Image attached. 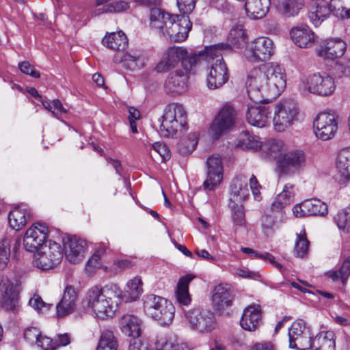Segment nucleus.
<instances>
[{"label":"nucleus","mask_w":350,"mask_h":350,"mask_svg":"<svg viewBox=\"0 0 350 350\" xmlns=\"http://www.w3.org/2000/svg\"><path fill=\"white\" fill-rule=\"evenodd\" d=\"M286 85L284 70L274 63L265 64L252 70L247 80L250 99L256 103L275 99Z\"/></svg>","instance_id":"1"},{"label":"nucleus","mask_w":350,"mask_h":350,"mask_svg":"<svg viewBox=\"0 0 350 350\" xmlns=\"http://www.w3.org/2000/svg\"><path fill=\"white\" fill-rule=\"evenodd\" d=\"M122 291L114 284L94 286L86 293L88 308L100 319L112 317L119 305Z\"/></svg>","instance_id":"2"},{"label":"nucleus","mask_w":350,"mask_h":350,"mask_svg":"<svg viewBox=\"0 0 350 350\" xmlns=\"http://www.w3.org/2000/svg\"><path fill=\"white\" fill-rule=\"evenodd\" d=\"M222 46L224 45H211L198 52H189L183 46L169 47L163 52L154 70L158 73L171 72L179 62L181 63L180 67H183V62L185 60L189 62V64H199L202 58L208 59L219 55V49Z\"/></svg>","instance_id":"3"},{"label":"nucleus","mask_w":350,"mask_h":350,"mask_svg":"<svg viewBox=\"0 0 350 350\" xmlns=\"http://www.w3.org/2000/svg\"><path fill=\"white\" fill-rule=\"evenodd\" d=\"M335 90L334 79L326 72H317L304 77L300 80L299 85V90L306 96L312 94L329 96L333 94Z\"/></svg>","instance_id":"4"},{"label":"nucleus","mask_w":350,"mask_h":350,"mask_svg":"<svg viewBox=\"0 0 350 350\" xmlns=\"http://www.w3.org/2000/svg\"><path fill=\"white\" fill-rule=\"evenodd\" d=\"M186 126L187 113L183 105L174 103L168 105L162 116L160 135L166 137H172L179 131L185 130Z\"/></svg>","instance_id":"5"},{"label":"nucleus","mask_w":350,"mask_h":350,"mask_svg":"<svg viewBox=\"0 0 350 350\" xmlns=\"http://www.w3.org/2000/svg\"><path fill=\"white\" fill-rule=\"evenodd\" d=\"M273 126L278 132H284L298 120L299 110L293 100H284L271 106Z\"/></svg>","instance_id":"6"},{"label":"nucleus","mask_w":350,"mask_h":350,"mask_svg":"<svg viewBox=\"0 0 350 350\" xmlns=\"http://www.w3.org/2000/svg\"><path fill=\"white\" fill-rule=\"evenodd\" d=\"M217 45H224L219 49V55L208 59H201V61L205 60L207 62L215 59V62L209 68L206 75L207 87L210 90H215L221 87L228 81L229 78L227 65L224 62L222 55L224 51L230 49V45L224 43L217 44Z\"/></svg>","instance_id":"7"},{"label":"nucleus","mask_w":350,"mask_h":350,"mask_svg":"<svg viewBox=\"0 0 350 350\" xmlns=\"http://www.w3.org/2000/svg\"><path fill=\"white\" fill-rule=\"evenodd\" d=\"M198 64H189L188 61L183 62V67L172 70L167 75L164 82V90L167 94H180L188 89L191 72Z\"/></svg>","instance_id":"8"},{"label":"nucleus","mask_w":350,"mask_h":350,"mask_svg":"<svg viewBox=\"0 0 350 350\" xmlns=\"http://www.w3.org/2000/svg\"><path fill=\"white\" fill-rule=\"evenodd\" d=\"M33 254V264L41 270H49L59 265L63 258L61 245L49 241L48 243L36 250Z\"/></svg>","instance_id":"9"},{"label":"nucleus","mask_w":350,"mask_h":350,"mask_svg":"<svg viewBox=\"0 0 350 350\" xmlns=\"http://www.w3.org/2000/svg\"><path fill=\"white\" fill-rule=\"evenodd\" d=\"M306 165L307 155L304 150L300 148H288L279 161L278 169L282 175L292 176L302 171Z\"/></svg>","instance_id":"10"},{"label":"nucleus","mask_w":350,"mask_h":350,"mask_svg":"<svg viewBox=\"0 0 350 350\" xmlns=\"http://www.w3.org/2000/svg\"><path fill=\"white\" fill-rule=\"evenodd\" d=\"M289 347L297 350H308L311 347L310 329L303 320L294 321L288 329Z\"/></svg>","instance_id":"11"},{"label":"nucleus","mask_w":350,"mask_h":350,"mask_svg":"<svg viewBox=\"0 0 350 350\" xmlns=\"http://www.w3.org/2000/svg\"><path fill=\"white\" fill-rule=\"evenodd\" d=\"M274 43L267 37H259L249 44L246 51L247 58L252 62H263L269 59L274 53Z\"/></svg>","instance_id":"12"},{"label":"nucleus","mask_w":350,"mask_h":350,"mask_svg":"<svg viewBox=\"0 0 350 350\" xmlns=\"http://www.w3.org/2000/svg\"><path fill=\"white\" fill-rule=\"evenodd\" d=\"M206 178L203 183L206 191H214L219 187L223 179L222 159L219 154H213L206 160Z\"/></svg>","instance_id":"13"},{"label":"nucleus","mask_w":350,"mask_h":350,"mask_svg":"<svg viewBox=\"0 0 350 350\" xmlns=\"http://www.w3.org/2000/svg\"><path fill=\"white\" fill-rule=\"evenodd\" d=\"M186 321L191 329L200 332H208L215 326L212 313L200 308H193L185 314Z\"/></svg>","instance_id":"14"},{"label":"nucleus","mask_w":350,"mask_h":350,"mask_svg":"<svg viewBox=\"0 0 350 350\" xmlns=\"http://www.w3.org/2000/svg\"><path fill=\"white\" fill-rule=\"evenodd\" d=\"M316 136L323 141H327L335 135L338 130V120L334 114L320 113L314 121Z\"/></svg>","instance_id":"15"},{"label":"nucleus","mask_w":350,"mask_h":350,"mask_svg":"<svg viewBox=\"0 0 350 350\" xmlns=\"http://www.w3.org/2000/svg\"><path fill=\"white\" fill-rule=\"evenodd\" d=\"M237 118L236 111L228 105H224L213 120L210 131L214 138H218L225 132L231 129Z\"/></svg>","instance_id":"16"},{"label":"nucleus","mask_w":350,"mask_h":350,"mask_svg":"<svg viewBox=\"0 0 350 350\" xmlns=\"http://www.w3.org/2000/svg\"><path fill=\"white\" fill-rule=\"evenodd\" d=\"M247 103L246 118L249 124L258 128H262L271 122V106L261 105L262 103H256L252 99Z\"/></svg>","instance_id":"17"},{"label":"nucleus","mask_w":350,"mask_h":350,"mask_svg":"<svg viewBox=\"0 0 350 350\" xmlns=\"http://www.w3.org/2000/svg\"><path fill=\"white\" fill-rule=\"evenodd\" d=\"M49 233L46 226L40 223L33 224L25 232L23 238L24 248L33 252L42 247L46 241Z\"/></svg>","instance_id":"18"},{"label":"nucleus","mask_w":350,"mask_h":350,"mask_svg":"<svg viewBox=\"0 0 350 350\" xmlns=\"http://www.w3.org/2000/svg\"><path fill=\"white\" fill-rule=\"evenodd\" d=\"M347 49L346 42L340 38L323 41L317 49V54L325 60L334 61L341 57Z\"/></svg>","instance_id":"19"},{"label":"nucleus","mask_w":350,"mask_h":350,"mask_svg":"<svg viewBox=\"0 0 350 350\" xmlns=\"http://www.w3.org/2000/svg\"><path fill=\"white\" fill-rule=\"evenodd\" d=\"M293 214L297 217L310 215H324L328 212L327 206L319 199L312 198L303 201L293 208Z\"/></svg>","instance_id":"20"},{"label":"nucleus","mask_w":350,"mask_h":350,"mask_svg":"<svg viewBox=\"0 0 350 350\" xmlns=\"http://www.w3.org/2000/svg\"><path fill=\"white\" fill-rule=\"evenodd\" d=\"M0 305L6 310H17V293L13 283L5 277H0Z\"/></svg>","instance_id":"21"},{"label":"nucleus","mask_w":350,"mask_h":350,"mask_svg":"<svg viewBox=\"0 0 350 350\" xmlns=\"http://www.w3.org/2000/svg\"><path fill=\"white\" fill-rule=\"evenodd\" d=\"M192 27V23L187 16H180L175 24L171 23L165 31V38L176 42L185 41Z\"/></svg>","instance_id":"22"},{"label":"nucleus","mask_w":350,"mask_h":350,"mask_svg":"<svg viewBox=\"0 0 350 350\" xmlns=\"http://www.w3.org/2000/svg\"><path fill=\"white\" fill-rule=\"evenodd\" d=\"M247 178L243 174L235 177L230 185L228 204H243L249 197Z\"/></svg>","instance_id":"23"},{"label":"nucleus","mask_w":350,"mask_h":350,"mask_svg":"<svg viewBox=\"0 0 350 350\" xmlns=\"http://www.w3.org/2000/svg\"><path fill=\"white\" fill-rule=\"evenodd\" d=\"M290 36L295 44L299 48H310L315 44L314 33L307 25L293 27L291 29Z\"/></svg>","instance_id":"24"},{"label":"nucleus","mask_w":350,"mask_h":350,"mask_svg":"<svg viewBox=\"0 0 350 350\" xmlns=\"http://www.w3.org/2000/svg\"><path fill=\"white\" fill-rule=\"evenodd\" d=\"M213 306L215 310L222 311L232 304L233 295L228 284H220L215 286L211 296Z\"/></svg>","instance_id":"25"},{"label":"nucleus","mask_w":350,"mask_h":350,"mask_svg":"<svg viewBox=\"0 0 350 350\" xmlns=\"http://www.w3.org/2000/svg\"><path fill=\"white\" fill-rule=\"evenodd\" d=\"M85 241L76 237L68 238L64 243L66 259L71 263L80 262L84 256L86 250Z\"/></svg>","instance_id":"26"},{"label":"nucleus","mask_w":350,"mask_h":350,"mask_svg":"<svg viewBox=\"0 0 350 350\" xmlns=\"http://www.w3.org/2000/svg\"><path fill=\"white\" fill-rule=\"evenodd\" d=\"M77 292L72 286L65 288L61 301L56 306V313L58 317H63L72 313L76 308Z\"/></svg>","instance_id":"27"},{"label":"nucleus","mask_w":350,"mask_h":350,"mask_svg":"<svg viewBox=\"0 0 350 350\" xmlns=\"http://www.w3.org/2000/svg\"><path fill=\"white\" fill-rule=\"evenodd\" d=\"M120 328L122 332L128 337H139L142 332V321L137 316L125 314L119 320Z\"/></svg>","instance_id":"28"},{"label":"nucleus","mask_w":350,"mask_h":350,"mask_svg":"<svg viewBox=\"0 0 350 350\" xmlns=\"http://www.w3.org/2000/svg\"><path fill=\"white\" fill-rule=\"evenodd\" d=\"M261 321V312L258 305H250L243 311L240 320V325L243 329L252 332L254 331Z\"/></svg>","instance_id":"29"},{"label":"nucleus","mask_w":350,"mask_h":350,"mask_svg":"<svg viewBox=\"0 0 350 350\" xmlns=\"http://www.w3.org/2000/svg\"><path fill=\"white\" fill-rule=\"evenodd\" d=\"M332 12L334 14L331 1L329 2L319 1L310 8L308 12V18L315 27H318L330 16Z\"/></svg>","instance_id":"30"},{"label":"nucleus","mask_w":350,"mask_h":350,"mask_svg":"<svg viewBox=\"0 0 350 350\" xmlns=\"http://www.w3.org/2000/svg\"><path fill=\"white\" fill-rule=\"evenodd\" d=\"M31 213L24 205H18L10 211L8 222L10 226L15 230H19L24 228L28 219L31 217Z\"/></svg>","instance_id":"31"},{"label":"nucleus","mask_w":350,"mask_h":350,"mask_svg":"<svg viewBox=\"0 0 350 350\" xmlns=\"http://www.w3.org/2000/svg\"><path fill=\"white\" fill-rule=\"evenodd\" d=\"M336 168L340 180L347 182L350 180V147L341 149L337 155L335 162Z\"/></svg>","instance_id":"32"},{"label":"nucleus","mask_w":350,"mask_h":350,"mask_svg":"<svg viewBox=\"0 0 350 350\" xmlns=\"http://www.w3.org/2000/svg\"><path fill=\"white\" fill-rule=\"evenodd\" d=\"M288 149V145L283 140L278 139H271L262 146L263 152L268 157L276 160L278 166L279 161Z\"/></svg>","instance_id":"33"},{"label":"nucleus","mask_w":350,"mask_h":350,"mask_svg":"<svg viewBox=\"0 0 350 350\" xmlns=\"http://www.w3.org/2000/svg\"><path fill=\"white\" fill-rule=\"evenodd\" d=\"M245 10L247 16L253 19L265 17L270 5V0H245Z\"/></svg>","instance_id":"34"},{"label":"nucleus","mask_w":350,"mask_h":350,"mask_svg":"<svg viewBox=\"0 0 350 350\" xmlns=\"http://www.w3.org/2000/svg\"><path fill=\"white\" fill-rule=\"evenodd\" d=\"M195 278L191 274L180 278L175 291V297L176 302L180 306H189L191 302V297L189 293V283Z\"/></svg>","instance_id":"35"},{"label":"nucleus","mask_w":350,"mask_h":350,"mask_svg":"<svg viewBox=\"0 0 350 350\" xmlns=\"http://www.w3.org/2000/svg\"><path fill=\"white\" fill-rule=\"evenodd\" d=\"M310 350H336L335 334L332 331L321 332L312 338Z\"/></svg>","instance_id":"36"},{"label":"nucleus","mask_w":350,"mask_h":350,"mask_svg":"<svg viewBox=\"0 0 350 350\" xmlns=\"http://www.w3.org/2000/svg\"><path fill=\"white\" fill-rule=\"evenodd\" d=\"M294 185L286 184L282 191L279 193L271 204V211L273 213H282L283 208L289 205L294 197Z\"/></svg>","instance_id":"37"},{"label":"nucleus","mask_w":350,"mask_h":350,"mask_svg":"<svg viewBox=\"0 0 350 350\" xmlns=\"http://www.w3.org/2000/svg\"><path fill=\"white\" fill-rule=\"evenodd\" d=\"M294 185L286 184L282 191L279 193L271 204V211L273 213H282L283 208L289 205L294 197Z\"/></svg>","instance_id":"38"},{"label":"nucleus","mask_w":350,"mask_h":350,"mask_svg":"<svg viewBox=\"0 0 350 350\" xmlns=\"http://www.w3.org/2000/svg\"><path fill=\"white\" fill-rule=\"evenodd\" d=\"M294 185L286 184L282 191L279 193L271 204V211L273 213H282L283 208L289 205L294 197Z\"/></svg>","instance_id":"39"},{"label":"nucleus","mask_w":350,"mask_h":350,"mask_svg":"<svg viewBox=\"0 0 350 350\" xmlns=\"http://www.w3.org/2000/svg\"><path fill=\"white\" fill-rule=\"evenodd\" d=\"M294 185L286 184L282 191L279 193L271 204V211L273 213H282L283 208L289 205L294 197Z\"/></svg>","instance_id":"40"},{"label":"nucleus","mask_w":350,"mask_h":350,"mask_svg":"<svg viewBox=\"0 0 350 350\" xmlns=\"http://www.w3.org/2000/svg\"><path fill=\"white\" fill-rule=\"evenodd\" d=\"M102 43L110 49L120 51L124 50L128 45V40L125 33L120 31L106 34L102 40Z\"/></svg>","instance_id":"41"},{"label":"nucleus","mask_w":350,"mask_h":350,"mask_svg":"<svg viewBox=\"0 0 350 350\" xmlns=\"http://www.w3.org/2000/svg\"><path fill=\"white\" fill-rule=\"evenodd\" d=\"M273 3L279 11L286 17L297 15L303 6L301 0H273Z\"/></svg>","instance_id":"42"},{"label":"nucleus","mask_w":350,"mask_h":350,"mask_svg":"<svg viewBox=\"0 0 350 350\" xmlns=\"http://www.w3.org/2000/svg\"><path fill=\"white\" fill-rule=\"evenodd\" d=\"M174 312L175 308L174 305L168 300H166L157 310H155V313L152 318L161 325H168L172 323L174 319Z\"/></svg>","instance_id":"43"},{"label":"nucleus","mask_w":350,"mask_h":350,"mask_svg":"<svg viewBox=\"0 0 350 350\" xmlns=\"http://www.w3.org/2000/svg\"><path fill=\"white\" fill-rule=\"evenodd\" d=\"M150 26L160 33L163 30L164 24L170 23V14L158 8H152L150 14Z\"/></svg>","instance_id":"44"},{"label":"nucleus","mask_w":350,"mask_h":350,"mask_svg":"<svg viewBox=\"0 0 350 350\" xmlns=\"http://www.w3.org/2000/svg\"><path fill=\"white\" fill-rule=\"evenodd\" d=\"M143 282L141 277L136 276L130 280L126 284V289L124 291V297L126 301H133L139 299L143 293Z\"/></svg>","instance_id":"45"},{"label":"nucleus","mask_w":350,"mask_h":350,"mask_svg":"<svg viewBox=\"0 0 350 350\" xmlns=\"http://www.w3.org/2000/svg\"><path fill=\"white\" fill-rule=\"evenodd\" d=\"M166 300V299L154 294L147 295L143 298L144 310L147 315L152 317L155 313V310H157Z\"/></svg>","instance_id":"46"},{"label":"nucleus","mask_w":350,"mask_h":350,"mask_svg":"<svg viewBox=\"0 0 350 350\" xmlns=\"http://www.w3.org/2000/svg\"><path fill=\"white\" fill-rule=\"evenodd\" d=\"M238 146L243 149L253 150H257L262 148L259 137L248 133H244L240 137Z\"/></svg>","instance_id":"47"},{"label":"nucleus","mask_w":350,"mask_h":350,"mask_svg":"<svg viewBox=\"0 0 350 350\" xmlns=\"http://www.w3.org/2000/svg\"><path fill=\"white\" fill-rule=\"evenodd\" d=\"M198 137L197 133H192L188 138L182 139L177 146L178 152L182 155L191 154L197 146Z\"/></svg>","instance_id":"48"},{"label":"nucleus","mask_w":350,"mask_h":350,"mask_svg":"<svg viewBox=\"0 0 350 350\" xmlns=\"http://www.w3.org/2000/svg\"><path fill=\"white\" fill-rule=\"evenodd\" d=\"M118 342L111 331L102 333L96 350H117Z\"/></svg>","instance_id":"49"},{"label":"nucleus","mask_w":350,"mask_h":350,"mask_svg":"<svg viewBox=\"0 0 350 350\" xmlns=\"http://www.w3.org/2000/svg\"><path fill=\"white\" fill-rule=\"evenodd\" d=\"M334 14L342 19L350 18V0H331Z\"/></svg>","instance_id":"50"},{"label":"nucleus","mask_w":350,"mask_h":350,"mask_svg":"<svg viewBox=\"0 0 350 350\" xmlns=\"http://www.w3.org/2000/svg\"><path fill=\"white\" fill-rule=\"evenodd\" d=\"M309 241L308 240L304 230L297 234L295 244V255L299 258H304L308 254Z\"/></svg>","instance_id":"51"},{"label":"nucleus","mask_w":350,"mask_h":350,"mask_svg":"<svg viewBox=\"0 0 350 350\" xmlns=\"http://www.w3.org/2000/svg\"><path fill=\"white\" fill-rule=\"evenodd\" d=\"M327 275L332 280L336 281L340 280L343 284L345 283L347 278L350 275V256L347 258L340 269L338 271H330Z\"/></svg>","instance_id":"52"},{"label":"nucleus","mask_w":350,"mask_h":350,"mask_svg":"<svg viewBox=\"0 0 350 350\" xmlns=\"http://www.w3.org/2000/svg\"><path fill=\"white\" fill-rule=\"evenodd\" d=\"M231 209V219L235 226H244L246 224L245 211L243 204H228Z\"/></svg>","instance_id":"53"},{"label":"nucleus","mask_w":350,"mask_h":350,"mask_svg":"<svg viewBox=\"0 0 350 350\" xmlns=\"http://www.w3.org/2000/svg\"><path fill=\"white\" fill-rule=\"evenodd\" d=\"M246 33L241 25L233 27L229 33L228 40L234 47H241L246 42Z\"/></svg>","instance_id":"54"},{"label":"nucleus","mask_w":350,"mask_h":350,"mask_svg":"<svg viewBox=\"0 0 350 350\" xmlns=\"http://www.w3.org/2000/svg\"><path fill=\"white\" fill-rule=\"evenodd\" d=\"M334 221L338 228L345 233L350 232V206L340 211L334 217Z\"/></svg>","instance_id":"55"},{"label":"nucleus","mask_w":350,"mask_h":350,"mask_svg":"<svg viewBox=\"0 0 350 350\" xmlns=\"http://www.w3.org/2000/svg\"><path fill=\"white\" fill-rule=\"evenodd\" d=\"M262 232L267 237L272 236L278 228L277 222L273 215L265 213L260 218Z\"/></svg>","instance_id":"56"},{"label":"nucleus","mask_w":350,"mask_h":350,"mask_svg":"<svg viewBox=\"0 0 350 350\" xmlns=\"http://www.w3.org/2000/svg\"><path fill=\"white\" fill-rule=\"evenodd\" d=\"M42 104L44 109L51 112L52 115L57 119H60L63 114L67 113V110L58 99L53 100L51 103L42 101Z\"/></svg>","instance_id":"57"},{"label":"nucleus","mask_w":350,"mask_h":350,"mask_svg":"<svg viewBox=\"0 0 350 350\" xmlns=\"http://www.w3.org/2000/svg\"><path fill=\"white\" fill-rule=\"evenodd\" d=\"M142 54L140 51H131L124 53L121 62L129 69L137 67V63L142 61Z\"/></svg>","instance_id":"58"},{"label":"nucleus","mask_w":350,"mask_h":350,"mask_svg":"<svg viewBox=\"0 0 350 350\" xmlns=\"http://www.w3.org/2000/svg\"><path fill=\"white\" fill-rule=\"evenodd\" d=\"M10 256V244L8 239L0 241V269H3L8 264Z\"/></svg>","instance_id":"59"},{"label":"nucleus","mask_w":350,"mask_h":350,"mask_svg":"<svg viewBox=\"0 0 350 350\" xmlns=\"http://www.w3.org/2000/svg\"><path fill=\"white\" fill-rule=\"evenodd\" d=\"M29 305L39 313H43L52 308L53 305L45 303L38 295H33L29 301Z\"/></svg>","instance_id":"60"},{"label":"nucleus","mask_w":350,"mask_h":350,"mask_svg":"<svg viewBox=\"0 0 350 350\" xmlns=\"http://www.w3.org/2000/svg\"><path fill=\"white\" fill-rule=\"evenodd\" d=\"M197 0H176L177 6L183 16L191 14L196 7Z\"/></svg>","instance_id":"61"},{"label":"nucleus","mask_w":350,"mask_h":350,"mask_svg":"<svg viewBox=\"0 0 350 350\" xmlns=\"http://www.w3.org/2000/svg\"><path fill=\"white\" fill-rule=\"evenodd\" d=\"M18 67L21 72L25 75H29L35 79L40 77V73L28 61L19 63Z\"/></svg>","instance_id":"62"},{"label":"nucleus","mask_w":350,"mask_h":350,"mask_svg":"<svg viewBox=\"0 0 350 350\" xmlns=\"http://www.w3.org/2000/svg\"><path fill=\"white\" fill-rule=\"evenodd\" d=\"M130 8V3L120 0L116 1L108 4V10L111 13H120L128 10Z\"/></svg>","instance_id":"63"},{"label":"nucleus","mask_w":350,"mask_h":350,"mask_svg":"<svg viewBox=\"0 0 350 350\" xmlns=\"http://www.w3.org/2000/svg\"><path fill=\"white\" fill-rule=\"evenodd\" d=\"M36 344L43 350H55L57 348L56 342H53L51 338L42 336L41 334Z\"/></svg>","instance_id":"64"}]
</instances>
